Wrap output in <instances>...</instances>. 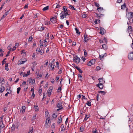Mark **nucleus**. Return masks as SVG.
<instances>
[{
  "label": "nucleus",
  "mask_w": 133,
  "mask_h": 133,
  "mask_svg": "<svg viewBox=\"0 0 133 133\" xmlns=\"http://www.w3.org/2000/svg\"><path fill=\"white\" fill-rule=\"evenodd\" d=\"M133 13L132 12H129L127 10H126V16L129 19H130L132 18L133 16Z\"/></svg>",
  "instance_id": "f257e3e1"
},
{
  "label": "nucleus",
  "mask_w": 133,
  "mask_h": 133,
  "mask_svg": "<svg viewBox=\"0 0 133 133\" xmlns=\"http://www.w3.org/2000/svg\"><path fill=\"white\" fill-rule=\"evenodd\" d=\"M80 59L78 57L77 55L73 58V61L75 63L77 64L79 63L80 61Z\"/></svg>",
  "instance_id": "f03ea898"
},
{
  "label": "nucleus",
  "mask_w": 133,
  "mask_h": 133,
  "mask_svg": "<svg viewBox=\"0 0 133 133\" xmlns=\"http://www.w3.org/2000/svg\"><path fill=\"white\" fill-rule=\"evenodd\" d=\"M61 19H63L64 18L66 17V16L67 15H69L68 12H64V13H62V12L61 13Z\"/></svg>",
  "instance_id": "7ed1b4c3"
},
{
  "label": "nucleus",
  "mask_w": 133,
  "mask_h": 133,
  "mask_svg": "<svg viewBox=\"0 0 133 133\" xmlns=\"http://www.w3.org/2000/svg\"><path fill=\"white\" fill-rule=\"evenodd\" d=\"M95 62V59H92L88 63L87 65L89 66H91L92 65L94 64Z\"/></svg>",
  "instance_id": "20e7f679"
},
{
  "label": "nucleus",
  "mask_w": 133,
  "mask_h": 133,
  "mask_svg": "<svg viewBox=\"0 0 133 133\" xmlns=\"http://www.w3.org/2000/svg\"><path fill=\"white\" fill-rule=\"evenodd\" d=\"M128 57L130 60H133V51L130 53L128 54Z\"/></svg>",
  "instance_id": "39448f33"
},
{
  "label": "nucleus",
  "mask_w": 133,
  "mask_h": 133,
  "mask_svg": "<svg viewBox=\"0 0 133 133\" xmlns=\"http://www.w3.org/2000/svg\"><path fill=\"white\" fill-rule=\"evenodd\" d=\"M56 18L57 17H56V16L52 17L50 20L51 22L53 24L56 23L57 22L56 19Z\"/></svg>",
  "instance_id": "423d86ee"
},
{
  "label": "nucleus",
  "mask_w": 133,
  "mask_h": 133,
  "mask_svg": "<svg viewBox=\"0 0 133 133\" xmlns=\"http://www.w3.org/2000/svg\"><path fill=\"white\" fill-rule=\"evenodd\" d=\"M96 86L99 87L100 89H102L103 88V85L102 83H100L97 84Z\"/></svg>",
  "instance_id": "0eeeda50"
},
{
  "label": "nucleus",
  "mask_w": 133,
  "mask_h": 133,
  "mask_svg": "<svg viewBox=\"0 0 133 133\" xmlns=\"http://www.w3.org/2000/svg\"><path fill=\"white\" fill-rule=\"evenodd\" d=\"M53 89V87H50L49 89H48L47 91V93L49 94V95H51V92L52 91Z\"/></svg>",
  "instance_id": "6e6552de"
},
{
  "label": "nucleus",
  "mask_w": 133,
  "mask_h": 133,
  "mask_svg": "<svg viewBox=\"0 0 133 133\" xmlns=\"http://www.w3.org/2000/svg\"><path fill=\"white\" fill-rule=\"evenodd\" d=\"M35 80L34 79H32L31 78H29L28 80V82L30 83H32V84L35 83Z\"/></svg>",
  "instance_id": "1a4fd4ad"
},
{
  "label": "nucleus",
  "mask_w": 133,
  "mask_h": 133,
  "mask_svg": "<svg viewBox=\"0 0 133 133\" xmlns=\"http://www.w3.org/2000/svg\"><path fill=\"white\" fill-rule=\"evenodd\" d=\"M57 107L58 108H61L62 109L63 107H62V103L61 102H59L57 104Z\"/></svg>",
  "instance_id": "9d476101"
},
{
  "label": "nucleus",
  "mask_w": 133,
  "mask_h": 133,
  "mask_svg": "<svg viewBox=\"0 0 133 133\" xmlns=\"http://www.w3.org/2000/svg\"><path fill=\"white\" fill-rule=\"evenodd\" d=\"M100 34L102 35L104 34L105 32V30L103 28H101L100 30Z\"/></svg>",
  "instance_id": "9b49d317"
},
{
  "label": "nucleus",
  "mask_w": 133,
  "mask_h": 133,
  "mask_svg": "<svg viewBox=\"0 0 133 133\" xmlns=\"http://www.w3.org/2000/svg\"><path fill=\"white\" fill-rule=\"evenodd\" d=\"M99 83H102V84H104L105 82V81L103 80V78H99L98 79Z\"/></svg>",
  "instance_id": "f8f14e48"
},
{
  "label": "nucleus",
  "mask_w": 133,
  "mask_h": 133,
  "mask_svg": "<svg viewBox=\"0 0 133 133\" xmlns=\"http://www.w3.org/2000/svg\"><path fill=\"white\" fill-rule=\"evenodd\" d=\"M128 32L130 33H131L132 31V27L131 26L128 27Z\"/></svg>",
  "instance_id": "ddd939ff"
},
{
  "label": "nucleus",
  "mask_w": 133,
  "mask_h": 133,
  "mask_svg": "<svg viewBox=\"0 0 133 133\" xmlns=\"http://www.w3.org/2000/svg\"><path fill=\"white\" fill-rule=\"evenodd\" d=\"M58 123H61L62 121V119L61 118V115H60L59 117H58Z\"/></svg>",
  "instance_id": "4468645a"
},
{
  "label": "nucleus",
  "mask_w": 133,
  "mask_h": 133,
  "mask_svg": "<svg viewBox=\"0 0 133 133\" xmlns=\"http://www.w3.org/2000/svg\"><path fill=\"white\" fill-rule=\"evenodd\" d=\"M0 92L2 93L5 90V88L3 86H1V87L0 88Z\"/></svg>",
  "instance_id": "2eb2a0df"
},
{
  "label": "nucleus",
  "mask_w": 133,
  "mask_h": 133,
  "mask_svg": "<svg viewBox=\"0 0 133 133\" xmlns=\"http://www.w3.org/2000/svg\"><path fill=\"white\" fill-rule=\"evenodd\" d=\"M102 47L103 49L104 50H106L108 49V46L106 44H103L102 45Z\"/></svg>",
  "instance_id": "dca6fc26"
},
{
  "label": "nucleus",
  "mask_w": 133,
  "mask_h": 133,
  "mask_svg": "<svg viewBox=\"0 0 133 133\" xmlns=\"http://www.w3.org/2000/svg\"><path fill=\"white\" fill-rule=\"evenodd\" d=\"M97 10L99 12H101L103 10V7H101L97 8Z\"/></svg>",
  "instance_id": "f3484780"
},
{
  "label": "nucleus",
  "mask_w": 133,
  "mask_h": 133,
  "mask_svg": "<svg viewBox=\"0 0 133 133\" xmlns=\"http://www.w3.org/2000/svg\"><path fill=\"white\" fill-rule=\"evenodd\" d=\"M45 28L47 29L44 26H41V28L39 27L38 28V30L40 31H43Z\"/></svg>",
  "instance_id": "a211bd4d"
},
{
  "label": "nucleus",
  "mask_w": 133,
  "mask_h": 133,
  "mask_svg": "<svg viewBox=\"0 0 133 133\" xmlns=\"http://www.w3.org/2000/svg\"><path fill=\"white\" fill-rule=\"evenodd\" d=\"M15 126L14 124H13L11 128V131H15Z\"/></svg>",
  "instance_id": "6ab92c4d"
},
{
  "label": "nucleus",
  "mask_w": 133,
  "mask_h": 133,
  "mask_svg": "<svg viewBox=\"0 0 133 133\" xmlns=\"http://www.w3.org/2000/svg\"><path fill=\"white\" fill-rule=\"evenodd\" d=\"M84 42H86L88 40V37H87V35L86 34H84Z\"/></svg>",
  "instance_id": "aec40b11"
},
{
  "label": "nucleus",
  "mask_w": 133,
  "mask_h": 133,
  "mask_svg": "<svg viewBox=\"0 0 133 133\" xmlns=\"http://www.w3.org/2000/svg\"><path fill=\"white\" fill-rule=\"evenodd\" d=\"M96 15L97 17L98 18H100L101 17V15L103 16V15L101 14H98L97 13H96Z\"/></svg>",
  "instance_id": "412c9836"
},
{
  "label": "nucleus",
  "mask_w": 133,
  "mask_h": 133,
  "mask_svg": "<svg viewBox=\"0 0 133 133\" xmlns=\"http://www.w3.org/2000/svg\"><path fill=\"white\" fill-rule=\"evenodd\" d=\"M76 68L78 71L80 73H82V71L77 66H76Z\"/></svg>",
  "instance_id": "4be33fe9"
},
{
  "label": "nucleus",
  "mask_w": 133,
  "mask_h": 133,
  "mask_svg": "<svg viewBox=\"0 0 133 133\" xmlns=\"http://www.w3.org/2000/svg\"><path fill=\"white\" fill-rule=\"evenodd\" d=\"M90 117V116L88 115H87V114L85 115V117L84 119V121H85L87 120V119L88 118Z\"/></svg>",
  "instance_id": "5701e85b"
},
{
  "label": "nucleus",
  "mask_w": 133,
  "mask_h": 133,
  "mask_svg": "<svg viewBox=\"0 0 133 133\" xmlns=\"http://www.w3.org/2000/svg\"><path fill=\"white\" fill-rule=\"evenodd\" d=\"M11 88V87H9V91H10V92H7V93H6L5 94V96H6V97H7L8 96V94H10L11 93V92H12V91L11 90H10V89Z\"/></svg>",
  "instance_id": "b1692460"
},
{
  "label": "nucleus",
  "mask_w": 133,
  "mask_h": 133,
  "mask_svg": "<svg viewBox=\"0 0 133 133\" xmlns=\"http://www.w3.org/2000/svg\"><path fill=\"white\" fill-rule=\"evenodd\" d=\"M126 5L125 3H124L121 6V9H124L126 8Z\"/></svg>",
  "instance_id": "393cba45"
},
{
  "label": "nucleus",
  "mask_w": 133,
  "mask_h": 133,
  "mask_svg": "<svg viewBox=\"0 0 133 133\" xmlns=\"http://www.w3.org/2000/svg\"><path fill=\"white\" fill-rule=\"evenodd\" d=\"M5 82L4 80V79L3 78H0V83H2V84H4Z\"/></svg>",
  "instance_id": "a878e982"
},
{
  "label": "nucleus",
  "mask_w": 133,
  "mask_h": 133,
  "mask_svg": "<svg viewBox=\"0 0 133 133\" xmlns=\"http://www.w3.org/2000/svg\"><path fill=\"white\" fill-rule=\"evenodd\" d=\"M106 53H105V54L103 55H99V57L100 58V59L102 60V59L104 57H105L107 56Z\"/></svg>",
  "instance_id": "bb28decb"
},
{
  "label": "nucleus",
  "mask_w": 133,
  "mask_h": 133,
  "mask_svg": "<svg viewBox=\"0 0 133 133\" xmlns=\"http://www.w3.org/2000/svg\"><path fill=\"white\" fill-rule=\"evenodd\" d=\"M45 25H49L50 24H52L49 21H45Z\"/></svg>",
  "instance_id": "cd10ccee"
},
{
  "label": "nucleus",
  "mask_w": 133,
  "mask_h": 133,
  "mask_svg": "<svg viewBox=\"0 0 133 133\" xmlns=\"http://www.w3.org/2000/svg\"><path fill=\"white\" fill-rule=\"evenodd\" d=\"M49 7L48 6L45 7L42 10L43 11H45L49 9Z\"/></svg>",
  "instance_id": "c85d7f7f"
},
{
  "label": "nucleus",
  "mask_w": 133,
  "mask_h": 133,
  "mask_svg": "<svg viewBox=\"0 0 133 133\" xmlns=\"http://www.w3.org/2000/svg\"><path fill=\"white\" fill-rule=\"evenodd\" d=\"M78 76L79 80L81 81H82V80L83 78L81 75L80 74H79L78 75Z\"/></svg>",
  "instance_id": "c756f323"
},
{
  "label": "nucleus",
  "mask_w": 133,
  "mask_h": 133,
  "mask_svg": "<svg viewBox=\"0 0 133 133\" xmlns=\"http://www.w3.org/2000/svg\"><path fill=\"white\" fill-rule=\"evenodd\" d=\"M57 26H58L57 28L59 30H60L61 29H62L64 27V25H57Z\"/></svg>",
  "instance_id": "7c9ffc66"
},
{
  "label": "nucleus",
  "mask_w": 133,
  "mask_h": 133,
  "mask_svg": "<svg viewBox=\"0 0 133 133\" xmlns=\"http://www.w3.org/2000/svg\"><path fill=\"white\" fill-rule=\"evenodd\" d=\"M69 8L72 9H73L74 10H76V9L74 8V7L72 5H69Z\"/></svg>",
  "instance_id": "2f4dec72"
},
{
  "label": "nucleus",
  "mask_w": 133,
  "mask_h": 133,
  "mask_svg": "<svg viewBox=\"0 0 133 133\" xmlns=\"http://www.w3.org/2000/svg\"><path fill=\"white\" fill-rule=\"evenodd\" d=\"M52 117L54 119H55L57 117V115L56 114L54 113L52 114Z\"/></svg>",
  "instance_id": "473e14b6"
},
{
  "label": "nucleus",
  "mask_w": 133,
  "mask_h": 133,
  "mask_svg": "<svg viewBox=\"0 0 133 133\" xmlns=\"http://www.w3.org/2000/svg\"><path fill=\"white\" fill-rule=\"evenodd\" d=\"M98 93H101L102 94L104 95L106 94V92L105 91H99L98 92Z\"/></svg>",
  "instance_id": "72a5a7b5"
},
{
  "label": "nucleus",
  "mask_w": 133,
  "mask_h": 133,
  "mask_svg": "<svg viewBox=\"0 0 133 133\" xmlns=\"http://www.w3.org/2000/svg\"><path fill=\"white\" fill-rule=\"evenodd\" d=\"M45 61H46V63H45V64H44V67H45L47 66V65H48V60L46 59L45 60Z\"/></svg>",
  "instance_id": "f704fd0d"
},
{
  "label": "nucleus",
  "mask_w": 133,
  "mask_h": 133,
  "mask_svg": "<svg viewBox=\"0 0 133 133\" xmlns=\"http://www.w3.org/2000/svg\"><path fill=\"white\" fill-rule=\"evenodd\" d=\"M63 10L64 11V12H68L66 11L67 10V7L66 6H63Z\"/></svg>",
  "instance_id": "c9c22d12"
},
{
  "label": "nucleus",
  "mask_w": 133,
  "mask_h": 133,
  "mask_svg": "<svg viewBox=\"0 0 133 133\" xmlns=\"http://www.w3.org/2000/svg\"><path fill=\"white\" fill-rule=\"evenodd\" d=\"M35 111H38L39 110V108L37 106H34Z\"/></svg>",
  "instance_id": "e433bc0d"
},
{
  "label": "nucleus",
  "mask_w": 133,
  "mask_h": 133,
  "mask_svg": "<svg viewBox=\"0 0 133 133\" xmlns=\"http://www.w3.org/2000/svg\"><path fill=\"white\" fill-rule=\"evenodd\" d=\"M75 29L76 30V32L77 34L79 35L80 34V32L79 31V30L77 28H75Z\"/></svg>",
  "instance_id": "4c0bfd02"
},
{
  "label": "nucleus",
  "mask_w": 133,
  "mask_h": 133,
  "mask_svg": "<svg viewBox=\"0 0 133 133\" xmlns=\"http://www.w3.org/2000/svg\"><path fill=\"white\" fill-rule=\"evenodd\" d=\"M30 74V71H27V74L26 75H24L23 77H26L28 75H29Z\"/></svg>",
  "instance_id": "58836bf2"
},
{
  "label": "nucleus",
  "mask_w": 133,
  "mask_h": 133,
  "mask_svg": "<svg viewBox=\"0 0 133 133\" xmlns=\"http://www.w3.org/2000/svg\"><path fill=\"white\" fill-rule=\"evenodd\" d=\"M94 4H95V6L96 7H98V8H99V3H98L96 2H95Z\"/></svg>",
  "instance_id": "ea45409f"
},
{
  "label": "nucleus",
  "mask_w": 133,
  "mask_h": 133,
  "mask_svg": "<svg viewBox=\"0 0 133 133\" xmlns=\"http://www.w3.org/2000/svg\"><path fill=\"white\" fill-rule=\"evenodd\" d=\"M80 132H83L84 130V128L83 126H81L80 127Z\"/></svg>",
  "instance_id": "a19ab883"
},
{
  "label": "nucleus",
  "mask_w": 133,
  "mask_h": 133,
  "mask_svg": "<svg viewBox=\"0 0 133 133\" xmlns=\"http://www.w3.org/2000/svg\"><path fill=\"white\" fill-rule=\"evenodd\" d=\"M21 89V88L20 87H19L17 88V94H18L19 93Z\"/></svg>",
  "instance_id": "79ce46f5"
},
{
  "label": "nucleus",
  "mask_w": 133,
  "mask_h": 133,
  "mask_svg": "<svg viewBox=\"0 0 133 133\" xmlns=\"http://www.w3.org/2000/svg\"><path fill=\"white\" fill-rule=\"evenodd\" d=\"M26 61H22L20 60L19 61V62H20V64H23Z\"/></svg>",
  "instance_id": "37998d69"
},
{
  "label": "nucleus",
  "mask_w": 133,
  "mask_h": 133,
  "mask_svg": "<svg viewBox=\"0 0 133 133\" xmlns=\"http://www.w3.org/2000/svg\"><path fill=\"white\" fill-rule=\"evenodd\" d=\"M32 39L33 38L32 37V36H31L29 38L28 42H31Z\"/></svg>",
  "instance_id": "c03bdc74"
},
{
  "label": "nucleus",
  "mask_w": 133,
  "mask_h": 133,
  "mask_svg": "<svg viewBox=\"0 0 133 133\" xmlns=\"http://www.w3.org/2000/svg\"><path fill=\"white\" fill-rule=\"evenodd\" d=\"M61 131H63L64 129V126L63 124H62L61 125Z\"/></svg>",
  "instance_id": "a18cd8bd"
},
{
  "label": "nucleus",
  "mask_w": 133,
  "mask_h": 133,
  "mask_svg": "<svg viewBox=\"0 0 133 133\" xmlns=\"http://www.w3.org/2000/svg\"><path fill=\"white\" fill-rule=\"evenodd\" d=\"M83 50L84 52V56L85 57H86L87 56V54L86 52V51L85 49H84Z\"/></svg>",
  "instance_id": "49530a36"
},
{
  "label": "nucleus",
  "mask_w": 133,
  "mask_h": 133,
  "mask_svg": "<svg viewBox=\"0 0 133 133\" xmlns=\"http://www.w3.org/2000/svg\"><path fill=\"white\" fill-rule=\"evenodd\" d=\"M6 58H5L3 61L2 62V64L3 65L6 62V61H5L6 60Z\"/></svg>",
  "instance_id": "de8ad7c7"
},
{
  "label": "nucleus",
  "mask_w": 133,
  "mask_h": 133,
  "mask_svg": "<svg viewBox=\"0 0 133 133\" xmlns=\"http://www.w3.org/2000/svg\"><path fill=\"white\" fill-rule=\"evenodd\" d=\"M45 115H46L47 117H49V113L48 111H45Z\"/></svg>",
  "instance_id": "09e8293b"
},
{
  "label": "nucleus",
  "mask_w": 133,
  "mask_h": 133,
  "mask_svg": "<svg viewBox=\"0 0 133 133\" xmlns=\"http://www.w3.org/2000/svg\"><path fill=\"white\" fill-rule=\"evenodd\" d=\"M91 102L90 101H88L86 103V104L88 106H91Z\"/></svg>",
  "instance_id": "8fccbe9b"
},
{
  "label": "nucleus",
  "mask_w": 133,
  "mask_h": 133,
  "mask_svg": "<svg viewBox=\"0 0 133 133\" xmlns=\"http://www.w3.org/2000/svg\"><path fill=\"white\" fill-rule=\"evenodd\" d=\"M41 86H40L41 89H39V90L38 91L39 94V95L42 92V89L41 88Z\"/></svg>",
  "instance_id": "3c124183"
},
{
  "label": "nucleus",
  "mask_w": 133,
  "mask_h": 133,
  "mask_svg": "<svg viewBox=\"0 0 133 133\" xmlns=\"http://www.w3.org/2000/svg\"><path fill=\"white\" fill-rule=\"evenodd\" d=\"M32 64H33V66L34 67H35L36 66L37 64L36 62L35 61Z\"/></svg>",
  "instance_id": "603ef678"
},
{
  "label": "nucleus",
  "mask_w": 133,
  "mask_h": 133,
  "mask_svg": "<svg viewBox=\"0 0 133 133\" xmlns=\"http://www.w3.org/2000/svg\"><path fill=\"white\" fill-rule=\"evenodd\" d=\"M101 69V68L99 66H98L96 67V69L97 70H99Z\"/></svg>",
  "instance_id": "864d4df0"
},
{
  "label": "nucleus",
  "mask_w": 133,
  "mask_h": 133,
  "mask_svg": "<svg viewBox=\"0 0 133 133\" xmlns=\"http://www.w3.org/2000/svg\"><path fill=\"white\" fill-rule=\"evenodd\" d=\"M52 63H51V65L50 66L51 67V69L52 70L54 69V65H53V67H52Z\"/></svg>",
  "instance_id": "5fc2aeb1"
},
{
  "label": "nucleus",
  "mask_w": 133,
  "mask_h": 133,
  "mask_svg": "<svg viewBox=\"0 0 133 133\" xmlns=\"http://www.w3.org/2000/svg\"><path fill=\"white\" fill-rule=\"evenodd\" d=\"M103 40H104L105 43H106V44H107L108 42V41L107 39L106 38L104 37L103 39Z\"/></svg>",
  "instance_id": "6e6d98bb"
},
{
  "label": "nucleus",
  "mask_w": 133,
  "mask_h": 133,
  "mask_svg": "<svg viewBox=\"0 0 133 133\" xmlns=\"http://www.w3.org/2000/svg\"><path fill=\"white\" fill-rule=\"evenodd\" d=\"M61 89H61V87H59L57 90L58 92V93L59 92H60V91H61Z\"/></svg>",
  "instance_id": "4d7b16f0"
},
{
  "label": "nucleus",
  "mask_w": 133,
  "mask_h": 133,
  "mask_svg": "<svg viewBox=\"0 0 133 133\" xmlns=\"http://www.w3.org/2000/svg\"><path fill=\"white\" fill-rule=\"evenodd\" d=\"M40 54L41 55H42L43 54L44 52V50H41V51H40Z\"/></svg>",
  "instance_id": "13d9d810"
},
{
  "label": "nucleus",
  "mask_w": 133,
  "mask_h": 133,
  "mask_svg": "<svg viewBox=\"0 0 133 133\" xmlns=\"http://www.w3.org/2000/svg\"><path fill=\"white\" fill-rule=\"evenodd\" d=\"M40 49L39 48H37L36 49V51L37 52H39L40 51H41Z\"/></svg>",
  "instance_id": "bf43d9fd"
},
{
  "label": "nucleus",
  "mask_w": 133,
  "mask_h": 133,
  "mask_svg": "<svg viewBox=\"0 0 133 133\" xmlns=\"http://www.w3.org/2000/svg\"><path fill=\"white\" fill-rule=\"evenodd\" d=\"M99 94H97V99H96L97 101H98V99H99Z\"/></svg>",
  "instance_id": "052dcab7"
},
{
  "label": "nucleus",
  "mask_w": 133,
  "mask_h": 133,
  "mask_svg": "<svg viewBox=\"0 0 133 133\" xmlns=\"http://www.w3.org/2000/svg\"><path fill=\"white\" fill-rule=\"evenodd\" d=\"M26 84V82L25 81H23L22 84V85L23 86H24Z\"/></svg>",
  "instance_id": "680f3d73"
},
{
  "label": "nucleus",
  "mask_w": 133,
  "mask_h": 133,
  "mask_svg": "<svg viewBox=\"0 0 133 133\" xmlns=\"http://www.w3.org/2000/svg\"><path fill=\"white\" fill-rule=\"evenodd\" d=\"M45 38L47 39H49V33H48L47 34V35H46V36Z\"/></svg>",
  "instance_id": "e2e57ef3"
},
{
  "label": "nucleus",
  "mask_w": 133,
  "mask_h": 133,
  "mask_svg": "<svg viewBox=\"0 0 133 133\" xmlns=\"http://www.w3.org/2000/svg\"><path fill=\"white\" fill-rule=\"evenodd\" d=\"M43 74L42 72H40L39 73V75L38 76H39V77H41L42 76Z\"/></svg>",
  "instance_id": "0e129e2a"
},
{
  "label": "nucleus",
  "mask_w": 133,
  "mask_h": 133,
  "mask_svg": "<svg viewBox=\"0 0 133 133\" xmlns=\"http://www.w3.org/2000/svg\"><path fill=\"white\" fill-rule=\"evenodd\" d=\"M9 11H8L6 12L4 14V16H5V17L7 16V14H8Z\"/></svg>",
  "instance_id": "69168bd1"
},
{
  "label": "nucleus",
  "mask_w": 133,
  "mask_h": 133,
  "mask_svg": "<svg viewBox=\"0 0 133 133\" xmlns=\"http://www.w3.org/2000/svg\"><path fill=\"white\" fill-rule=\"evenodd\" d=\"M83 17L86 18V17H87V15L86 14H83L82 16Z\"/></svg>",
  "instance_id": "338daca9"
},
{
  "label": "nucleus",
  "mask_w": 133,
  "mask_h": 133,
  "mask_svg": "<svg viewBox=\"0 0 133 133\" xmlns=\"http://www.w3.org/2000/svg\"><path fill=\"white\" fill-rule=\"evenodd\" d=\"M87 108L86 106L85 105V106H84V107L83 108V110H84V111H85L86 110H87Z\"/></svg>",
  "instance_id": "774afa93"
}]
</instances>
